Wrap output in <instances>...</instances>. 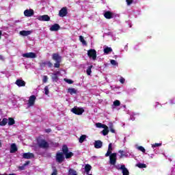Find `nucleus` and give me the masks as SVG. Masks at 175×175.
Here are the masks:
<instances>
[{
	"label": "nucleus",
	"instance_id": "nucleus-34",
	"mask_svg": "<svg viewBox=\"0 0 175 175\" xmlns=\"http://www.w3.org/2000/svg\"><path fill=\"white\" fill-rule=\"evenodd\" d=\"M44 92L45 95H47L49 96V94H50V90L49 89V86H45L44 88Z\"/></svg>",
	"mask_w": 175,
	"mask_h": 175
},
{
	"label": "nucleus",
	"instance_id": "nucleus-16",
	"mask_svg": "<svg viewBox=\"0 0 175 175\" xmlns=\"http://www.w3.org/2000/svg\"><path fill=\"white\" fill-rule=\"evenodd\" d=\"M31 33H32V31H25V30H23V31H21L19 32V34L21 36H28L29 35H31Z\"/></svg>",
	"mask_w": 175,
	"mask_h": 175
},
{
	"label": "nucleus",
	"instance_id": "nucleus-38",
	"mask_svg": "<svg viewBox=\"0 0 175 175\" xmlns=\"http://www.w3.org/2000/svg\"><path fill=\"white\" fill-rule=\"evenodd\" d=\"M110 62L113 66H118V62H117L116 60L111 59Z\"/></svg>",
	"mask_w": 175,
	"mask_h": 175
},
{
	"label": "nucleus",
	"instance_id": "nucleus-27",
	"mask_svg": "<svg viewBox=\"0 0 175 175\" xmlns=\"http://www.w3.org/2000/svg\"><path fill=\"white\" fill-rule=\"evenodd\" d=\"M8 119L3 118V119L2 120V121L0 122V125H1V126H5V125H6V124H8Z\"/></svg>",
	"mask_w": 175,
	"mask_h": 175
},
{
	"label": "nucleus",
	"instance_id": "nucleus-39",
	"mask_svg": "<svg viewBox=\"0 0 175 175\" xmlns=\"http://www.w3.org/2000/svg\"><path fill=\"white\" fill-rule=\"evenodd\" d=\"M57 73H59V72H57L55 74H53L52 79H53V81H57L58 80V77L57 76Z\"/></svg>",
	"mask_w": 175,
	"mask_h": 175
},
{
	"label": "nucleus",
	"instance_id": "nucleus-45",
	"mask_svg": "<svg viewBox=\"0 0 175 175\" xmlns=\"http://www.w3.org/2000/svg\"><path fill=\"white\" fill-rule=\"evenodd\" d=\"M126 2L127 3V5L129 6L133 3V0H126Z\"/></svg>",
	"mask_w": 175,
	"mask_h": 175
},
{
	"label": "nucleus",
	"instance_id": "nucleus-43",
	"mask_svg": "<svg viewBox=\"0 0 175 175\" xmlns=\"http://www.w3.org/2000/svg\"><path fill=\"white\" fill-rule=\"evenodd\" d=\"M119 154H120V158H123V157H126V154H124V150H119Z\"/></svg>",
	"mask_w": 175,
	"mask_h": 175
},
{
	"label": "nucleus",
	"instance_id": "nucleus-26",
	"mask_svg": "<svg viewBox=\"0 0 175 175\" xmlns=\"http://www.w3.org/2000/svg\"><path fill=\"white\" fill-rule=\"evenodd\" d=\"M135 148H137V150H139V151H141L142 152H146V149L143 146L135 145Z\"/></svg>",
	"mask_w": 175,
	"mask_h": 175
},
{
	"label": "nucleus",
	"instance_id": "nucleus-15",
	"mask_svg": "<svg viewBox=\"0 0 175 175\" xmlns=\"http://www.w3.org/2000/svg\"><path fill=\"white\" fill-rule=\"evenodd\" d=\"M23 158H25V159H31L33 158V154L31 152L23 153Z\"/></svg>",
	"mask_w": 175,
	"mask_h": 175
},
{
	"label": "nucleus",
	"instance_id": "nucleus-46",
	"mask_svg": "<svg viewBox=\"0 0 175 175\" xmlns=\"http://www.w3.org/2000/svg\"><path fill=\"white\" fill-rule=\"evenodd\" d=\"M61 64V62H56V63L54 64L55 68H59V66H60V64Z\"/></svg>",
	"mask_w": 175,
	"mask_h": 175
},
{
	"label": "nucleus",
	"instance_id": "nucleus-9",
	"mask_svg": "<svg viewBox=\"0 0 175 175\" xmlns=\"http://www.w3.org/2000/svg\"><path fill=\"white\" fill-rule=\"evenodd\" d=\"M68 14V8L66 7L62 8L59 12V17H65Z\"/></svg>",
	"mask_w": 175,
	"mask_h": 175
},
{
	"label": "nucleus",
	"instance_id": "nucleus-17",
	"mask_svg": "<svg viewBox=\"0 0 175 175\" xmlns=\"http://www.w3.org/2000/svg\"><path fill=\"white\" fill-rule=\"evenodd\" d=\"M113 151V144L110 143L108 146V150L107 153L105 154V157H109V155L111 154Z\"/></svg>",
	"mask_w": 175,
	"mask_h": 175
},
{
	"label": "nucleus",
	"instance_id": "nucleus-3",
	"mask_svg": "<svg viewBox=\"0 0 175 175\" xmlns=\"http://www.w3.org/2000/svg\"><path fill=\"white\" fill-rule=\"evenodd\" d=\"M71 112L77 116H81V114L84 113V109L79 107H75L74 108L71 109Z\"/></svg>",
	"mask_w": 175,
	"mask_h": 175
},
{
	"label": "nucleus",
	"instance_id": "nucleus-52",
	"mask_svg": "<svg viewBox=\"0 0 175 175\" xmlns=\"http://www.w3.org/2000/svg\"><path fill=\"white\" fill-rule=\"evenodd\" d=\"M1 36H2V31H0V39H1Z\"/></svg>",
	"mask_w": 175,
	"mask_h": 175
},
{
	"label": "nucleus",
	"instance_id": "nucleus-6",
	"mask_svg": "<svg viewBox=\"0 0 175 175\" xmlns=\"http://www.w3.org/2000/svg\"><path fill=\"white\" fill-rule=\"evenodd\" d=\"M23 14L25 17H32L35 14L33 9H27L24 11Z\"/></svg>",
	"mask_w": 175,
	"mask_h": 175
},
{
	"label": "nucleus",
	"instance_id": "nucleus-21",
	"mask_svg": "<svg viewBox=\"0 0 175 175\" xmlns=\"http://www.w3.org/2000/svg\"><path fill=\"white\" fill-rule=\"evenodd\" d=\"M102 142L100 141H96L94 143L95 148H102Z\"/></svg>",
	"mask_w": 175,
	"mask_h": 175
},
{
	"label": "nucleus",
	"instance_id": "nucleus-30",
	"mask_svg": "<svg viewBox=\"0 0 175 175\" xmlns=\"http://www.w3.org/2000/svg\"><path fill=\"white\" fill-rule=\"evenodd\" d=\"M14 124H15L14 119H13L12 118H8V125L12 126V125H14Z\"/></svg>",
	"mask_w": 175,
	"mask_h": 175
},
{
	"label": "nucleus",
	"instance_id": "nucleus-47",
	"mask_svg": "<svg viewBox=\"0 0 175 175\" xmlns=\"http://www.w3.org/2000/svg\"><path fill=\"white\" fill-rule=\"evenodd\" d=\"M45 132H46V133H50V132H51V129H46Z\"/></svg>",
	"mask_w": 175,
	"mask_h": 175
},
{
	"label": "nucleus",
	"instance_id": "nucleus-22",
	"mask_svg": "<svg viewBox=\"0 0 175 175\" xmlns=\"http://www.w3.org/2000/svg\"><path fill=\"white\" fill-rule=\"evenodd\" d=\"M91 169H92V167H91V165L87 164L85 166V172L86 173V174H90V172L91 171Z\"/></svg>",
	"mask_w": 175,
	"mask_h": 175
},
{
	"label": "nucleus",
	"instance_id": "nucleus-11",
	"mask_svg": "<svg viewBox=\"0 0 175 175\" xmlns=\"http://www.w3.org/2000/svg\"><path fill=\"white\" fill-rule=\"evenodd\" d=\"M41 68H45V66H48V68H51L53 66V63L50 61H44L40 63Z\"/></svg>",
	"mask_w": 175,
	"mask_h": 175
},
{
	"label": "nucleus",
	"instance_id": "nucleus-23",
	"mask_svg": "<svg viewBox=\"0 0 175 175\" xmlns=\"http://www.w3.org/2000/svg\"><path fill=\"white\" fill-rule=\"evenodd\" d=\"M16 151H17V146L14 144H12L11 145L10 152L13 154V152H16Z\"/></svg>",
	"mask_w": 175,
	"mask_h": 175
},
{
	"label": "nucleus",
	"instance_id": "nucleus-31",
	"mask_svg": "<svg viewBox=\"0 0 175 175\" xmlns=\"http://www.w3.org/2000/svg\"><path fill=\"white\" fill-rule=\"evenodd\" d=\"M111 51H113V49H111V48L110 47H107L104 49V53L105 54H109V53H111Z\"/></svg>",
	"mask_w": 175,
	"mask_h": 175
},
{
	"label": "nucleus",
	"instance_id": "nucleus-42",
	"mask_svg": "<svg viewBox=\"0 0 175 175\" xmlns=\"http://www.w3.org/2000/svg\"><path fill=\"white\" fill-rule=\"evenodd\" d=\"M64 81H66V83H68V84H73V81H72L71 79H64Z\"/></svg>",
	"mask_w": 175,
	"mask_h": 175
},
{
	"label": "nucleus",
	"instance_id": "nucleus-53",
	"mask_svg": "<svg viewBox=\"0 0 175 175\" xmlns=\"http://www.w3.org/2000/svg\"><path fill=\"white\" fill-rule=\"evenodd\" d=\"M0 147H2V142L1 141V139H0Z\"/></svg>",
	"mask_w": 175,
	"mask_h": 175
},
{
	"label": "nucleus",
	"instance_id": "nucleus-24",
	"mask_svg": "<svg viewBox=\"0 0 175 175\" xmlns=\"http://www.w3.org/2000/svg\"><path fill=\"white\" fill-rule=\"evenodd\" d=\"M68 92L69 94H70V95H73L75 94H77V90L75 89V88H69L68 90Z\"/></svg>",
	"mask_w": 175,
	"mask_h": 175
},
{
	"label": "nucleus",
	"instance_id": "nucleus-32",
	"mask_svg": "<svg viewBox=\"0 0 175 175\" xmlns=\"http://www.w3.org/2000/svg\"><path fill=\"white\" fill-rule=\"evenodd\" d=\"M92 66H90L86 70V72L88 76H91V73H92Z\"/></svg>",
	"mask_w": 175,
	"mask_h": 175
},
{
	"label": "nucleus",
	"instance_id": "nucleus-28",
	"mask_svg": "<svg viewBox=\"0 0 175 175\" xmlns=\"http://www.w3.org/2000/svg\"><path fill=\"white\" fill-rule=\"evenodd\" d=\"M136 166L137 167H139V169H144V168L147 167V165H146V164L142 163H137L136 165Z\"/></svg>",
	"mask_w": 175,
	"mask_h": 175
},
{
	"label": "nucleus",
	"instance_id": "nucleus-8",
	"mask_svg": "<svg viewBox=\"0 0 175 175\" xmlns=\"http://www.w3.org/2000/svg\"><path fill=\"white\" fill-rule=\"evenodd\" d=\"M22 57H23L24 58H36V57L38 56L36 55V53L33 52H29L23 54Z\"/></svg>",
	"mask_w": 175,
	"mask_h": 175
},
{
	"label": "nucleus",
	"instance_id": "nucleus-48",
	"mask_svg": "<svg viewBox=\"0 0 175 175\" xmlns=\"http://www.w3.org/2000/svg\"><path fill=\"white\" fill-rule=\"evenodd\" d=\"M30 163L29 161H27L25 162V163L23 165L24 166H28V164Z\"/></svg>",
	"mask_w": 175,
	"mask_h": 175
},
{
	"label": "nucleus",
	"instance_id": "nucleus-18",
	"mask_svg": "<svg viewBox=\"0 0 175 175\" xmlns=\"http://www.w3.org/2000/svg\"><path fill=\"white\" fill-rule=\"evenodd\" d=\"M16 84L18 85V87H25V81L21 79L16 80Z\"/></svg>",
	"mask_w": 175,
	"mask_h": 175
},
{
	"label": "nucleus",
	"instance_id": "nucleus-19",
	"mask_svg": "<svg viewBox=\"0 0 175 175\" xmlns=\"http://www.w3.org/2000/svg\"><path fill=\"white\" fill-rule=\"evenodd\" d=\"M53 59L55 61V62H61V56L58 55V54L55 53L53 55Z\"/></svg>",
	"mask_w": 175,
	"mask_h": 175
},
{
	"label": "nucleus",
	"instance_id": "nucleus-37",
	"mask_svg": "<svg viewBox=\"0 0 175 175\" xmlns=\"http://www.w3.org/2000/svg\"><path fill=\"white\" fill-rule=\"evenodd\" d=\"M105 124H102V123H96V128H103V129H104L105 127Z\"/></svg>",
	"mask_w": 175,
	"mask_h": 175
},
{
	"label": "nucleus",
	"instance_id": "nucleus-7",
	"mask_svg": "<svg viewBox=\"0 0 175 175\" xmlns=\"http://www.w3.org/2000/svg\"><path fill=\"white\" fill-rule=\"evenodd\" d=\"M38 146H40L42 148H49V143H47V142H46L44 139H38Z\"/></svg>",
	"mask_w": 175,
	"mask_h": 175
},
{
	"label": "nucleus",
	"instance_id": "nucleus-10",
	"mask_svg": "<svg viewBox=\"0 0 175 175\" xmlns=\"http://www.w3.org/2000/svg\"><path fill=\"white\" fill-rule=\"evenodd\" d=\"M56 161L59 163H62V161H64V154H62V152H59L57 153Z\"/></svg>",
	"mask_w": 175,
	"mask_h": 175
},
{
	"label": "nucleus",
	"instance_id": "nucleus-29",
	"mask_svg": "<svg viewBox=\"0 0 175 175\" xmlns=\"http://www.w3.org/2000/svg\"><path fill=\"white\" fill-rule=\"evenodd\" d=\"M87 139V135H83L79 137V143H83L84 140Z\"/></svg>",
	"mask_w": 175,
	"mask_h": 175
},
{
	"label": "nucleus",
	"instance_id": "nucleus-44",
	"mask_svg": "<svg viewBox=\"0 0 175 175\" xmlns=\"http://www.w3.org/2000/svg\"><path fill=\"white\" fill-rule=\"evenodd\" d=\"M120 83H121V84H124L125 83V79L124 77H120V79H119Z\"/></svg>",
	"mask_w": 175,
	"mask_h": 175
},
{
	"label": "nucleus",
	"instance_id": "nucleus-12",
	"mask_svg": "<svg viewBox=\"0 0 175 175\" xmlns=\"http://www.w3.org/2000/svg\"><path fill=\"white\" fill-rule=\"evenodd\" d=\"M39 21H50V16L49 15H42L38 17Z\"/></svg>",
	"mask_w": 175,
	"mask_h": 175
},
{
	"label": "nucleus",
	"instance_id": "nucleus-50",
	"mask_svg": "<svg viewBox=\"0 0 175 175\" xmlns=\"http://www.w3.org/2000/svg\"><path fill=\"white\" fill-rule=\"evenodd\" d=\"M25 167V166H24V165H23V166H21V167H19V169L21 170H24V168Z\"/></svg>",
	"mask_w": 175,
	"mask_h": 175
},
{
	"label": "nucleus",
	"instance_id": "nucleus-4",
	"mask_svg": "<svg viewBox=\"0 0 175 175\" xmlns=\"http://www.w3.org/2000/svg\"><path fill=\"white\" fill-rule=\"evenodd\" d=\"M88 55L90 58L95 61V59H96V51H95V49H90L88 51Z\"/></svg>",
	"mask_w": 175,
	"mask_h": 175
},
{
	"label": "nucleus",
	"instance_id": "nucleus-13",
	"mask_svg": "<svg viewBox=\"0 0 175 175\" xmlns=\"http://www.w3.org/2000/svg\"><path fill=\"white\" fill-rule=\"evenodd\" d=\"M120 170H122V173L123 175H129V171L124 165H120V167L119 168Z\"/></svg>",
	"mask_w": 175,
	"mask_h": 175
},
{
	"label": "nucleus",
	"instance_id": "nucleus-51",
	"mask_svg": "<svg viewBox=\"0 0 175 175\" xmlns=\"http://www.w3.org/2000/svg\"><path fill=\"white\" fill-rule=\"evenodd\" d=\"M111 132L112 133H114V132H115V131H114V129H111Z\"/></svg>",
	"mask_w": 175,
	"mask_h": 175
},
{
	"label": "nucleus",
	"instance_id": "nucleus-54",
	"mask_svg": "<svg viewBox=\"0 0 175 175\" xmlns=\"http://www.w3.org/2000/svg\"><path fill=\"white\" fill-rule=\"evenodd\" d=\"M88 175H92V174H88Z\"/></svg>",
	"mask_w": 175,
	"mask_h": 175
},
{
	"label": "nucleus",
	"instance_id": "nucleus-25",
	"mask_svg": "<svg viewBox=\"0 0 175 175\" xmlns=\"http://www.w3.org/2000/svg\"><path fill=\"white\" fill-rule=\"evenodd\" d=\"M103 134L106 136L109 133V127L105 125V127L103 128Z\"/></svg>",
	"mask_w": 175,
	"mask_h": 175
},
{
	"label": "nucleus",
	"instance_id": "nucleus-2",
	"mask_svg": "<svg viewBox=\"0 0 175 175\" xmlns=\"http://www.w3.org/2000/svg\"><path fill=\"white\" fill-rule=\"evenodd\" d=\"M35 102H36V96L35 95L30 96L29 97V100L27 103V107H32L35 106Z\"/></svg>",
	"mask_w": 175,
	"mask_h": 175
},
{
	"label": "nucleus",
	"instance_id": "nucleus-1",
	"mask_svg": "<svg viewBox=\"0 0 175 175\" xmlns=\"http://www.w3.org/2000/svg\"><path fill=\"white\" fill-rule=\"evenodd\" d=\"M62 151L66 159H69V158H72V157H73V153L72 152H69V150L68 149V146L65 145L63 146L62 147Z\"/></svg>",
	"mask_w": 175,
	"mask_h": 175
},
{
	"label": "nucleus",
	"instance_id": "nucleus-35",
	"mask_svg": "<svg viewBox=\"0 0 175 175\" xmlns=\"http://www.w3.org/2000/svg\"><path fill=\"white\" fill-rule=\"evenodd\" d=\"M79 40L83 44L87 45V42H85V40H84V37H83V36H79Z\"/></svg>",
	"mask_w": 175,
	"mask_h": 175
},
{
	"label": "nucleus",
	"instance_id": "nucleus-33",
	"mask_svg": "<svg viewBox=\"0 0 175 175\" xmlns=\"http://www.w3.org/2000/svg\"><path fill=\"white\" fill-rule=\"evenodd\" d=\"M68 175H77V172L75 170L70 168L68 172Z\"/></svg>",
	"mask_w": 175,
	"mask_h": 175
},
{
	"label": "nucleus",
	"instance_id": "nucleus-14",
	"mask_svg": "<svg viewBox=\"0 0 175 175\" xmlns=\"http://www.w3.org/2000/svg\"><path fill=\"white\" fill-rule=\"evenodd\" d=\"M50 31H51L52 32H55L57 31H58L59 29V25L58 24H54L52 26H51L50 27Z\"/></svg>",
	"mask_w": 175,
	"mask_h": 175
},
{
	"label": "nucleus",
	"instance_id": "nucleus-40",
	"mask_svg": "<svg viewBox=\"0 0 175 175\" xmlns=\"http://www.w3.org/2000/svg\"><path fill=\"white\" fill-rule=\"evenodd\" d=\"M47 81H49V77L44 75L42 77V82L43 83H47Z\"/></svg>",
	"mask_w": 175,
	"mask_h": 175
},
{
	"label": "nucleus",
	"instance_id": "nucleus-5",
	"mask_svg": "<svg viewBox=\"0 0 175 175\" xmlns=\"http://www.w3.org/2000/svg\"><path fill=\"white\" fill-rule=\"evenodd\" d=\"M117 161V153H111L109 154V163L111 165H116V162Z\"/></svg>",
	"mask_w": 175,
	"mask_h": 175
},
{
	"label": "nucleus",
	"instance_id": "nucleus-41",
	"mask_svg": "<svg viewBox=\"0 0 175 175\" xmlns=\"http://www.w3.org/2000/svg\"><path fill=\"white\" fill-rule=\"evenodd\" d=\"M161 146H162V144L156 143V144H152V148H155V147H161Z\"/></svg>",
	"mask_w": 175,
	"mask_h": 175
},
{
	"label": "nucleus",
	"instance_id": "nucleus-49",
	"mask_svg": "<svg viewBox=\"0 0 175 175\" xmlns=\"http://www.w3.org/2000/svg\"><path fill=\"white\" fill-rule=\"evenodd\" d=\"M0 59L1 61H3V59H5V57H3L2 55H0Z\"/></svg>",
	"mask_w": 175,
	"mask_h": 175
},
{
	"label": "nucleus",
	"instance_id": "nucleus-36",
	"mask_svg": "<svg viewBox=\"0 0 175 175\" xmlns=\"http://www.w3.org/2000/svg\"><path fill=\"white\" fill-rule=\"evenodd\" d=\"M120 105H121V103L120 102V100H116L113 102L112 107L115 106V107H117L118 106H120Z\"/></svg>",
	"mask_w": 175,
	"mask_h": 175
},
{
	"label": "nucleus",
	"instance_id": "nucleus-20",
	"mask_svg": "<svg viewBox=\"0 0 175 175\" xmlns=\"http://www.w3.org/2000/svg\"><path fill=\"white\" fill-rule=\"evenodd\" d=\"M104 17H105V18H108V19L113 18V12H106L104 14Z\"/></svg>",
	"mask_w": 175,
	"mask_h": 175
}]
</instances>
